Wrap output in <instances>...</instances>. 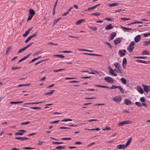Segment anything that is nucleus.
<instances>
[{"label":"nucleus","mask_w":150,"mask_h":150,"mask_svg":"<svg viewBox=\"0 0 150 150\" xmlns=\"http://www.w3.org/2000/svg\"><path fill=\"white\" fill-rule=\"evenodd\" d=\"M53 56L54 57H59L62 58H63L65 57L62 55H54Z\"/></svg>","instance_id":"37"},{"label":"nucleus","mask_w":150,"mask_h":150,"mask_svg":"<svg viewBox=\"0 0 150 150\" xmlns=\"http://www.w3.org/2000/svg\"><path fill=\"white\" fill-rule=\"evenodd\" d=\"M137 90L140 93L142 94L143 93L144 91L142 88L140 86H138L137 87Z\"/></svg>","instance_id":"15"},{"label":"nucleus","mask_w":150,"mask_h":150,"mask_svg":"<svg viewBox=\"0 0 150 150\" xmlns=\"http://www.w3.org/2000/svg\"><path fill=\"white\" fill-rule=\"evenodd\" d=\"M136 62L140 63H142L145 64H149L150 63V61H148L147 62H146L145 61H144L143 60H136Z\"/></svg>","instance_id":"16"},{"label":"nucleus","mask_w":150,"mask_h":150,"mask_svg":"<svg viewBox=\"0 0 150 150\" xmlns=\"http://www.w3.org/2000/svg\"><path fill=\"white\" fill-rule=\"evenodd\" d=\"M127 63V61L125 58H124L123 59V62H122V66L125 69V67L126 66Z\"/></svg>","instance_id":"10"},{"label":"nucleus","mask_w":150,"mask_h":150,"mask_svg":"<svg viewBox=\"0 0 150 150\" xmlns=\"http://www.w3.org/2000/svg\"><path fill=\"white\" fill-rule=\"evenodd\" d=\"M105 43V44L107 45L110 48H111L112 47V46L111 45L110 43H108V42H106Z\"/></svg>","instance_id":"53"},{"label":"nucleus","mask_w":150,"mask_h":150,"mask_svg":"<svg viewBox=\"0 0 150 150\" xmlns=\"http://www.w3.org/2000/svg\"><path fill=\"white\" fill-rule=\"evenodd\" d=\"M35 13V11L32 9L30 8L29 9V15L33 16Z\"/></svg>","instance_id":"18"},{"label":"nucleus","mask_w":150,"mask_h":150,"mask_svg":"<svg viewBox=\"0 0 150 150\" xmlns=\"http://www.w3.org/2000/svg\"><path fill=\"white\" fill-rule=\"evenodd\" d=\"M24 50L23 48L20 49L18 52V54L21 53Z\"/></svg>","instance_id":"62"},{"label":"nucleus","mask_w":150,"mask_h":150,"mask_svg":"<svg viewBox=\"0 0 150 150\" xmlns=\"http://www.w3.org/2000/svg\"><path fill=\"white\" fill-rule=\"evenodd\" d=\"M121 82L124 84H126L127 83V80L124 78H122L120 79Z\"/></svg>","instance_id":"22"},{"label":"nucleus","mask_w":150,"mask_h":150,"mask_svg":"<svg viewBox=\"0 0 150 150\" xmlns=\"http://www.w3.org/2000/svg\"><path fill=\"white\" fill-rule=\"evenodd\" d=\"M72 121V120L71 119H64L63 120H62L61 121L62 122H67V121Z\"/></svg>","instance_id":"34"},{"label":"nucleus","mask_w":150,"mask_h":150,"mask_svg":"<svg viewBox=\"0 0 150 150\" xmlns=\"http://www.w3.org/2000/svg\"><path fill=\"white\" fill-rule=\"evenodd\" d=\"M118 88H119L120 89V92L122 93H124V91L123 89L120 86H118Z\"/></svg>","instance_id":"35"},{"label":"nucleus","mask_w":150,"mask_h":150,"mask_svg":"<svg viewBox=\"0 0 150 150\" xmlns=\"http://www.w3.org/2000/svg\"><path fill=\"white\" fill-rule=\"evenodd\" d=\"M134 58H138V59H146V57H134Z\"/></svg>","instance_id":"40"},{"label":"nucleus","mask_w":150,"mask_h":150,"mask_svg":"<svg viewBox=\"0 0 150 150\" xmlns=\"http://www.w3.org/2000/svg\"><path fill=\"white\" fill-rule=\"evenodd\" d=\"M119 5V3H113L112 4H108V6H109L110 7L118 6Z\"/></svg>","instance_id":"21"},{"label":"nucleus","mask_w":150,"mask_h":150,"mask_svg":"<svg viewBox=\"0 0 150 150\" xmlns=\"http://www.w3.org/2000/svg\"><path fill=\"white\" fill-rule=\"evenodd\" d=\"M149 35H150V33L143 34V36L144 37H146Z\"/></svg>","instance_id":"58"},{"label":"nucleus","mask_w":150,"mask_h":150,"mask_svg":"<svg viewBox=\"0 0 150 150\" xmlns=\"http://www.w3.org/2000/svg\"><path fill=\"white\" fill-rule=\"evenodd\" d=\"M30 55V54H27V55L25 56V57H23V58H22L18 62V64H19L20 62H21L22 61H23L25 59H26L28 58Z\"/></svg>","instance_id":"9"},{"label":"nucleus","mask_w":150,"mask_h":150,"mask_svg":"<svg viewBox=\"0 0 150 150\" xmlns=\"http://www.w3.org/2000/svg\"><path fill=\"white\" fill-rule=\"evenodd\" d=\"M129 45H130L131 46H132V47H134V46L135 45V42L133 41L130 43Z\"/></svg>","instance_id":"60"},{"label":"nucleus","mask_w":150,"mask_h":150,"mask_svg":"<svg viewBox=\"0 0 150 150\" xmlns=\"http://www.w3.org/2000/svg\"><path fill=\"white\" fill-rule=\"evenodd\" d=\"M33 43V42H31V43L28 44L26 46H27V48H28V47L31 46Z\"/></svg>","instance_id":"64"},{"label":"nucleus","mask_w":150,"mask_h":150,"mask_svg":"<svg viewBox=\"0 0 150 150\" xmlns=\"http://www.w3.org/2000/svg\"><path fill=\"white\" fill-rule=\"evenodd\" d=\"M134 48V47H132V46H131L130 45H129L128 47H127V49L128 51L131 52H132Z\"/></svg>","instance_id":"13"},{"label":"nucleus","mask_w":150,"mask_h":150,"mask_svg":"<svg viewBox=\"0 0 150 150\" xmlns=\"http://www.w3.org/2000/svg\"><path fill=\"white\" fill-rule=\"evenodd\" d=\"M47 60H46V59H45V60H40L39 62H37L35 64V65H37V64H38L42 62H43L44 61H46Z\"/></svg>","instance_id":"43"},{"label":"nucleus","mask_w":150,"mask_h":150,"mask_svg":"<svg viewBox=\"0 0 150 150\" xmlns=\"http://www.w3.org/2000/svg\"><path fill=\"white\" fill-rule=\"evenodd\" d=\"M33 16H32V15H29V16H28V18L27 19V21H28L29 20H30L33 17Z\"/></svg>","instance_id":"52"},{"label":"nucleus","mask_w":150,"mask_h":150,"mask_svg":"<svg viewBox=\"0 0 150 150\" xmlns=\"http://www.w3.org/2000/svg\"><path fill=\"white\" fill-rule=\"evenodd\" d=\"M117 148L119 149H123L126 147L125 144H119L117 146Z\"/></svg>","instance_id":"11"},{"label":"nucleus","mask_w":150,"mask_h":150,"mask_svg":"<svg viewBox=\"0 0 150 150\" xmlns=\"http://www.w3.org/2000/svg\"><path fill=\"white\" fill-rule=\"evenodd\" d=\"M90 28L91 29H92L94 31H95L96 30H97V28L96 27H91Z\"/></svg>","instance_id":"54"},{"label":"nucleus","mask_w":150,"mask_h":150,"mask_svg":"<svg viewBox=\"0 0 150 150\" xmlns=\"http://www.w3.org/2000/svg\"><path fill=\"white\" fill-rule=\"evenodd\" d=\"M30 85V83L28 84H21L18 85L17 86L18 87H20L23 86H29Z\"/></svg>","instance_id":"31"},{"label":"nucleus","mask_w":150,"mask_h":150,"mask_svg":"<svg viewBox=\"0 0 150 150\" xmlns=\"http://www.w3.org/2000/svg\"><path fill=\"white\" fill-rule=\"evenodd\" d=\"M120 19L122 20L123 21H126V20H130V18H128L126 17H124V18H120Z\"/></svg>","instance_id":"50"},{"label":"nucleus","mask_w":150,"mask_h":150,"mask_svg":"<svg viewBox=\"0 0 150 150\" xmlns=\"http://www.w3.org/2000/svg\"><path fill=\"white\" fill-rule=\"evenodd\" d=\"M35 148H32V147H24L23 148V149H34Z\"/></svg>","instance_id":"44"},{"label":"nucleus","mask_w":150,"mask_h":150,"mask_svg":"<svg viewBox=\"0 0 150 150\" xmlns=\"http://www.w3.org/2000/svg\"><path fill=\"white\" fill-rule=\"evenodd\" d=\"M122 39L123 38L122 37L117 38L114 40V42L115 45H117L120 43Z\"/></svg>","instance_id":"2"},{"label":"nucleus","mask_w":150,"mask_h":150,"mask_svg":"<svg viewBox=\"0 0 150 150\" xmlns=\"http://www.w3.org/2000/svg\"><path fill=\"white\" fill-rule=\"evenodd\" d=\"M114 65L117 69L120 68L121 66L120 64L118 62H115L114 63Z\"/></svg>","instance_id":"23"},{"label":"nucleus","mask_w":150,"mask_h":150,"mask_svg":"<svg viewBox=\"0 0 150 150\" xmlns=\"http://www.w3.org/2000/svg\"><path fill=\"white\" fill-rule=\"evenodd\" d=\"M149 52L147 50H144L142 51V54L143 55H149V54L148 53H147Z\"/></svg>","instance_id":"29"},{"label":"nucleus","mask_w":150,"mask_h":150,"mask_svg":"<svg viewBox=\"0 0 150 150\" xmlns=\"http://www.w3.org/2000/svg\"><path fill=\"white\" fill-rule=\"evenodd\" d=\"M135 104L139 107H142V104L139 102H137L135 103Z\"/></svg>","instance_id":"38"},{"label":"nucleus","mask_w":150,"mask_h":150,"mask_svg":"<svg viewBox=\"0 0 150 150\" xmlns=\"http://www.w3.org/2000/svg\"><path fill=\"white\" fill-rule=\"evenodd\" d=\"M65 147V146H58L56 147L55 148L57 149H62Z\"/></svg>","instance_id":"28"},{"label":"nucleus","mask_w":150,"mask_h":150,"mask_svg":"<svg viewBox=\"0 0 150 150\" xmlns=\"http://www.w3.org/2000/svg\"><path fill=\"white\" fill-rule=\"evenodd\" d=\"M79 125V124H77V125L72 124L69 125V126L70 127H78Z\"/></svg>","instance_id":"59"},{"label":"nucleus","mask_w":150,"mask_h":150,"mask_svg":"<svg viewBox=\"0 0 150 150\" xmlns=\"http://www.w3.org/2000/svg\"><path fill=\"white\" fill-rule=\"evenodd\" d=\"M100 14H101L99 13H92L91 15H94V16H99L100 15Z\"/></svg>","instance_id":"46"},{"label":"nucleus","mask_w":150,"mask_h":150,"mask_svg":"<svg viewBox=\"0 0 150 150\" xmlns=\"http://www.w3.org/2000/svg\"><path fill=\"white\" fill-rule=\"evenodd\" d=\"M61 18H59L57 19H54L53 21V25L56 23L59 20L61 19Z\"/></svg>","instance_id":"33"},{"label":"nucleus","mask_w":150,"mask_h":150,"mask_svg":"<svg viewBox=\"0 0 150 150\" xmlns=\"http://www.w3.org/2000/svg\"><path fill=\"white\" fill-rule=\"evenodd\" d=\"M61 52H62L66 53H71L72 52L71 51H68V50L63 51H61Z\"/></svg>","instance_id":"49"},{"label":"nucleus","mask_w":150,"mask_h":150,"mask_svg":"<svg viewBox=\"0 0 150 150\" xmlns=\"http://www.w3.org/2000/svg\"><path fill=\"white\" fill-rule=\"evenodd\" d=\"M144 43L145 44H144V45L146 46L148 44V45L150 44V41H145L144 42Z\"/></svg>","instance_id":"41"},{"label":"nucleus","mask_w":150,"mask_h":150,"mask_svg":"<svg viewBox=\"0 0 150 150\" xmlns=\"http://www.w3.org/2000/svg\"><path fill=\"white\" fill-rule=\"evenodd\" d=\"M61 139L62 140H70L71 138H62Z\"/></svg>","instance_id":"48"},{"label":"nucleus","mask_w":150,"mask_h":150,"mask_svg":"<svg viewBox=\"0 0 150 150\" xmlns=\"http://www.w3.org/2000/svg\"><path fill=\"white\" fill-rule=\"evenodd\" d=\"M44 101H41L40 102H32V103H25V104L27 105H29V104H38L39 103H44Z\"/></svg>","instance_id":"19"},{"label":"nucleus","mask_w":150,"mask_h":150,"mask_svg":"<svg viewBox=\"0 0 150 150\" xmlns=\"http://www.w3.org/2000/svg\"><path fill=\"white\" fill-rule=\"evenodd\" d=\"M124 122V124H129L132 123V122L131 121L129 120H126L125 121H123Z\"/></svg>","instance_id":"36"},{"label":"nucleus","mask_w":150,"mask_h":150,"mask_svg":"<svg viewBox=\"0 0 150 150\" xmlns=\"http://www.w3.org/2000/svg\"><path fill=\"white\" fill-rule=\"evenodd\" d=\"M104 80L109 83H113L114 81L112 78L108 76L105 77L104 78Z\"/></svg>","instance_id":"1"},{"label":"nucleus","mask_w":150,"mask_h":150,"mask_svg":"<svg viewBox=\"0 0 150 150\" xmlns=\"http://www.w3.org/2000/svg\"><path fill=\"white\" fill-rule=\"evenodd\" d=\"M141 39V36L140 35H138L134 38V41L136 42H137Z\"/></svg>","instance_id":"12"},{"label":"nucleus","mask_w":150,"mask_h":150,"mask_svg":"<svg viewBox=\"0 0 150 150\" xmlns=\"http://www.w3.org/2000/svg\"><path fill=\"white\" fill-rule=\"evenodd\" d=\"M131 140L132 138H130L129 139H128V140L127 141V143L125 145V147H127L128 146V145L131 143Z\"/></svg>","instance_id":"24"},{"label":"nucleus","mask_w":150,"mask_h":150,"mask_svg":"<svg viewBox=\"0 0 150 150\" xmlns=\"http://www.w3.org/2000/svg\"><path fill=\"white\" fill-rule=\"evenodd\" d=\"M140 100L141 102L146 103V99L144 97H141L140 98Z\"/></svg>","instance_id":"30"},{"label":"nucleus","mask_w":150,"mask_h":150,"mask_svg":"<svg viewBox=\"0 0 150 150\" xmlns=\"http://www.w3.org/2000/svg\"><path fill=\"white\" fill-rule=\"evenodd\" d=\"M126 51L125 50L123 49V50H120L119 51V53L120 54V56L121 57H122L125 55V53Z\"/></svg>","instance_id":"4"},{"label":"nucleus","mask_w":150,"mask_h":150,"mask_svg":"<svg viewBox=\"0 0 150 150\" xmlns=\"http://www.w3.org/2000/svg\"><path fill=\"white\" fill-rule=\"evenodd\" d=\"M85 20V19H81L80 20H79L78 21H77L76 24L77 25H79L80 24H81L83 21H84Z\"/></svg>","instance_id":"25"},{"label":"nucleus","mask_w":150,"mask_h":150,"mask_svg":"<svg viewBox=\"0 0 150 150\" xmlns=\"http://www.w3.org/2000/svg\"><path fill=\"white\" fill-rule=\"evenodd\" d=\"M54 90H51L50 92L46 93L44 94L45 95H50L52 94L54 92Z\"/></svg>","instance_id":"26"},{"label":"nucleus","mask_w":150,"mask_h":150,"mask_svg":"<svg viewBox=\"0 0 150 150\" xmlns=\"http://www.w3.org/2000/svg\"><path fill=\"white\" fill-rule=\"evenodd\" d=\"M20 68H21L20 67H11V69L12 70H13L15 69H19Z\"/></svg>","instance_id":"55"},{"label":"nucleus","mask_w":150,"mask_h":150,"mask_svg":"<svg viewBox=\"0 0 150 150\" xmlns=\"http://www.w3.org/2000/svg\"><path fill=\"white\" fill-rule=\"evenodd\" d=\"M15 139L19 140L21 141H23L26 139H29V138H26L25 137H16Z\"/></svg>","instance_id":"7"},{"label":"nucleus","mask_w":150,"mask_h":150,"mask_svg":"<svg viewBox=\"0 0 150 150\" xmlns=\"http://www.w3.org/2000/svg\"><path fill=\"white\" fill-rule=\"evenodd\" d=\"M113 70L111 68H110V69H109V71L110 73V74H112V73H113Z\"/></svg>","instance_id":"57"},{"label":"nucleus","mask_w":150,"mask_h":150,"mask_svg":"<svg viewBox=\"0 0 150 150\" xmlns=\"http://www.w3.org/2000/svg\"><path fill=\"white\" fill-rule=\"evenodd\" d=\"M124 125L125 124H124V122L123 121L120 122L118 124V125L120 126H122Z\"/></svg>","instance_id":"63"},{"label":"nucleus","mask_w":150,"mask_h":150,"mask_svg":"<svg viewBox=\"0 0 150 150\" xmlns=\"http://www.w3.org/2000/svg\"><path fill=\"white\" fill-rule=\"evenodd\" d=\"M103 20H107L108 21H114L113 19L111 17H108L106 18H105L103 19Z\"/></svg>","instance_id":"27"},{"label":"nucleus","mask_w":150,"mask_h":150,"mask_svg":"<svg viewBox=\"0 0 150 150\" xmlns=\"http://www.w3.org/2000/svg\"><path fill=\"white\" fill-rule=\"evenodd\" d=\"M18 131L19 132H18L17 133H16L15 134L16 135H23L24 133H25L26 132V131L23 130V129H21Z\"/></svg>","instance_id":"6"},{"label":"nucleus","mask_w":150,"mask_h":150,"mask_svg":"<svg viewBox=\"0 0 150 150\" xmlns=\"http://www.w3.org/2000/svg\"><path fill=\"white\" fill-rule=\"evenodd\" d=\"M95 144V142H92L90 144H88V146H87V147H90V146H91L92 145Z\"/></svg>","instance_id":"61"},{"label":"nucleus","mask_w":150,"mask_h":150,"mask_svg":"<svg viewBox=\"0 0 150 150\" xmlns=\"http://www.w3.org/2000/svg\"><path fill=\"white\" fill-rule=\"evenodd\" d=\"M65 69H59L58 70H54L53 71L55 72H57L59 71H60L62 70H64Z\"/></svg>","instance_id":"47"},{"label":"nucleus","mask_w":150,"mask_h":150,"mask_svg":"<svg viewBox=\"0 0 150 150\" xmlns=\"http://www.w3.org/2000/svg\"><path fill=\"white\" fill-rule=\"evenodd\" d=\"M113 28V27L112 26V24H109L105 28V30H109L112 29Z\"/></svg>","instance_id":"14"},{"label":"nucleus","mask_w":150,"mask_h":150,"mask_svg":"<svg viewBox=\"0 0 150 150\" xmlns=\"http://www.w3.org/2000/svg\"><path fill=\"white\" fill-rule=\"evenodd\" d=\"M30 122L29 121H28L26 122H22L21 125H27L30 123Z\"/></svg>","instance_id":"51"},{"label":"nucleus","mask_w":150,"mask_h":150,"mask_svg":"<svg viewBox=\"0 0 150 150\" xmlns=\"http://www.w3.org/2000/svg\"><path fill=\"white\" fill-rule=\"evenodd\" d=\"M82 54H84V55H92L93 56H98L101 57L102 56V55H99V54H94L93 53H82Z\"/></svg>","instance_id":"8"},{"label":"nucleus","mask_w":150,"mask_h":150,"mask_svg":"<svg viewBox=\"0 0 150 150\" xmlns=\"http://www.w3.org/2000/svg\"><path fill=\"white\" fill-rule=\"evenodd\" d=\"M59 128L60 129H71V128H69V127H59Z\"/></svg>","instance_id":"56"},{"label":"nucleus","mask_w":150,"mask_h":150,"mask_svg":"<svg viewBox=\"0 0 150 150\" xmlns=\"http://www.w3.org/2000/svg\"><path fill=\"white\" fill-rule=\"evenodd\" d=\"M124 103L127 105H129L131 104L132 102L129 99H125L124 100Z\"/></svg>","instance_id":"17"},{"label":"nucleus","mask_w":150,"mask_h":150,"mask_svg":"<svg viewBox=\"0 0 150 150\" xmlns=\"http://www.w3.org/2000/svg\"><path fill=\"white\" fill-rule=\"evenodd\" d=\"M144 87V91L147 93L150 91V86L142 85Z\"/></svg>","instance_id":"3"},{"label":"nucleus","mask_w":150,"mask_h":150,"mask_svg":"<svg viewBox=\"0 0 150 150\" xmlns=\"http://www.w3.org/2000/svg\"><path fill=\"white\" fill-rule=\"evenodd\" d=\"M11 47H9L8 48H7L6 52V54H8V53L10 52V51L11 49Z\"/></svg>","instance_id":"42"},{"label":"nucleus","mask_w":150,"mask_h":150,"mask_svg":"<svg viewBox=\"0 0 150 150\" xmlns=\"http://www.w3.org/2000/svg\"><path fill=\"white\" fill-rule=\"evenodd\" d=\"M122 98L121 96L115 97L112 99V100L117 103L120 102Z\"/></svg>","instance_id":"5"},{"label":"nucleus","mask_w":150,"mask_h":150,"mask_svg":"<svg viewBox=\"0 0 150 150\" xmlns=\"http://www.w3.org/2000/svg\"><path fill=\"white\" fill-rule=\"evenodd\" d=\"M118 88V86H116L114 85H112L111 87L110 88L111 89H115L116 88Z\"/></svg>","instance_id":"45"},{"label":"nucleus","mask_w":150,"mask_h":150,"mask_svg":"<svg viewBox=\"0 0 150 150\" xmlns=\"http://www.w3.org/2000/svg\"><path fill=\"white\" fill-rule=\"evenodd\" d=\"M29 30H27L25 32V33L23 35V37H26L29 34Z\"/></svg>","instance_id":"39"},{"label":"nucleus","mask_w":150,"mask_h":150,"mask_svg":"<svg viewBox=\"0 0 150 150\" xmlns=\"http://www.w3.org/2000/svg\"><path fill=\"white\" fill-rule=\"evenodd\" d=\"M116 34L115 32H113L110 34V40H112L116 36Z\"/></svg>","instance_id":"20"},{"label":"nucleus","mask_w":150,"mask_h":150,"mask_svg":"<svg viewBox=\"0 0 150 150\" xmlns=\"http://www.w3.org/2000/svg\"><path fill=\"white\" fill-rule=\"evenodd\" d=\"M29 107L30 108L32 109H40L41 108L39 107Z\"/></svg>","instance_id":"32"}]
</instances>
